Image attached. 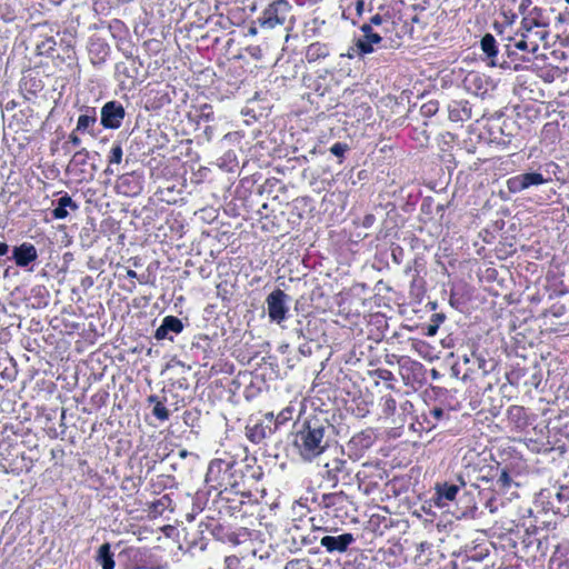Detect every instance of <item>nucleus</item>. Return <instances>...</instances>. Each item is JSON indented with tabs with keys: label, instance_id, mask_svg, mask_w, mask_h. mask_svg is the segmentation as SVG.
<instances>
[{
	"label": "nucleus",
	"instance_id": "6e6552de",
	"mask_svg": "<svg viewBox=\"0 0 569 569\" xmlns=\"http://www.w3.org/2000/svg\"><path fill=\"white\" fill-rule=\"evenodd\" d=\"M14 259L18 266L24 267L37 259V250L31 244H22L14 248Z\"/></svg>",
	"mask_w": 569,
	"mask_h": 569
},
{
	"label": "nucleus",
	"instance_id": "4468645a",
	"mask_svg": "<svg viewBox=\"0 0 569 569\" xmlns=\"http://www.w3.org/2000/svg\"><path fill=\"white\" fill-rule=\"evenodd\" d=\"M92 122H94V118L89 117V116H80L78 119L77 129L78 130L87 129L90 126V123H92Z\"/></svg>",
	"mask_w": 569,
	"mask_h": 569
},
{
	"label": "nucleus",
	"instance_id": "b1692460",
	"mask_svg": "<svg viewBox=\"0 0 569 569\" xmlns=\"http://www.w3.org/2000/svg\"><path fill=\"white\" fill-rule=\"evenodd\" d=\"M382 22V18L379 14H376L371 18V23L379 26Z\"/></svg>",
	"mask_w": 569,
	"mask_h": 569
},
{
	"label": "nucleus",
	"instance_id": "393cba45",
	"mask_svg": "<svg viewBox=\"0 0 569 569\" xmlns=\"http://www.w3.org/2000/svg\"><path fill=\"white\" fill-rule=\"evenodd\" d=\"M431 412L437 419H440L442 417V409L440 408H435Z\"/></svg>",
	"mask_w": 569,
	"mask_h": 569
},
{
	"label": "nucleus",
	"instance_id": "9b49d317",
	"mask_svg": "<svg viewBox=\"0 0 569 569\" xmlns=\"http://www.w3.org/2000/svg\"><path fill=\"white\" fill-rule=\"evenodd\" d=\"M481 49L490 58H493L497 54L496 40L492 34L487 33L482 37Z\"/></svg>",
	"mask_w": 569,
	"mask_h": 569
},
{
	"label": "nucleus",
	"instance_id": "aec40b11",
	"mask_svg": "<svg viewBox=\"0 0 569 569\" xmlns=\"http://www.w3.org/2000/svg\"><path fill=\"white\" fill-rule=\"evenodd\" d=\"M515 46L517 49L522 50V51L530 49V44L523 38H521L519 41H517Z\"/></svg>",
	"mask_w": 569,
	"mask_h": 569
},
{
	"label": "nucleus",
	"instance_id": "7c9ffc66",
	"mask_svg": "<svg viewBox=\"0 0 569 569\" xmlns=\"http://www.w3.org/2000/svg\"><path fill=\"white\" fill-rule=\"evenodd\" d=\"M249 32H250L251 34H256V33H257V30H256V28H250Z\"/></svg>",
	"mask_w": 569,
	"mask_h": 569
},
{
	"label": "nucleus",
	"instance_id": "0eeeda50",
	"mask_svg": "<svg viewBox=\"0 0 569 569\" xmlns=\"http://www.w3.org/2000/svg\"><path fill=\"white\" fill-rule=\"evenodd\" d=\"M353 541V537L351 533H343L338 537L326 536L320 540L322 547H325L328 551H340L343 552L347 550L348 546Z\"/></svg>",
	"mask_w": 569,
	"mask_h": 569
},
{
	"label": "nucleus",
	"instance_id": "412c9836",
	"mask_svg": "<svg viewBox=\"0 0 569 569\" xmlns=\"http://www.w3.org/2000/svg\"><path fill=\"white\" fill-rule=\"evenodd\" d=\"M167 333H168V331L166 330V328L163 327V325H161V326L157 329L154 337H156L158 340H161V339H164V338L167 337Z\"/></svg>",
	"mask_w": 569,
	"mask_h": 569
},
{
	"label": "nucleus",
	"instance_id": "9d476101",
	"mask_svg": "<svg viewBox=\"0 0 569 569\" xmlns=\"http://www.w3.org/2000/svg\"><path fill=\"white\" fill-rule=\"evenodd\" d=\"M98 558H99L103 569H113L114 561H113L112 556L110 553V545L109 543H103L99 548Z\"/></svg>",
	"mask_w": 569,
	"mask_h": 569
},
{
	"label": "nucleus",
	"instance_id": "5701e85b",
	"mask_svg": "<svg viewBox=\"0 0 569 569\" xmlns=\"http://www.w3.org/2000/svg\"><path fill=\"white\" fill-rule=\"evenodd\" d=\"M363 1L362 0H358L357 3H356V11L358 13V16H361L362 12H363Z\"/></svg>",
	"mask_w": 569,
	"mask_h": 569
},
{
	"label": "nucleus",
	"instance_id": "c756f323",
	"mask_svg": "<svg viewBox=\"0 0 569 569\" xmlns=\"http://www.w3.org/2000/svg\"><path fill=\"white\" fill-rule=\"evenodd\" d=\"M127 274L131 278H134L137 276V273L133 270H128Z\"/></svg>",
	"mask_w": 569,
	"mask_h": 569
},
{
	"label": "nucleus",
	"instance_id": "39448f33",
	"mask_svg": "<svg viewBox=\"0 0 569 569\" xmlns=\"http://www.w3.org/2000/svg\"><path fill=\"white\" fill-rule=\"evenodd\" d=\"M286 295L281 290H276L271 292L267 299L268 303V315L272 320L280 322L284 319L286 316V306H284Z\"/></svg>",
	"mask_w": 569,
	"mask_h": 569
},
{
	"label": "nucleus",
	"instance_id": "f03ea898",
	"mask_svg": "<svg viewBox=\"0 0 569 569\" xmlns=\"http://www.w3.org/2000/svg\"><path fill=\"white\" fill-rule=\"evenodd\" d=\"M290 13L289 4L279 0L272 3L263 13V18L261 20V26L263 28L273 29L277 26H281L286 22L288 16Z\"/></svg>",
	"mask_w": 569,
	"mask_h": 569
},
{
	"label": "nucleus",
	"instance_id": "423d86ee",
	"mask_svg": "<svg viewBox=\"0 0 569 569\" xmlns=\"http://www.w3.org/2000/svg\"><path fill=\"white\" fill-rule=\"evenodd\" d=\"M123 117V108L114 102H108L101 110V122L108 128H118Z\"/></svg>",
	"mask_w": 569,
	"mask_h": 569
},
{
	"label": "nucleus",
	"instance_id": "1a4fd4ad",
	"mask_svg": "<svg viewBox=\"0 0 569 569\" xmlns=\"http://www.w3.org/2000/svg\"><path fill=\"white\" fill-rule=\"evenodd\" d=\"M519 189L523 190L529 188L530 186H538L545 182V179L540 173L532 172V173H525L519 178Z\"/></svg>",
	"mask_w": 569,
	"mask_h": 569
},
{
	"label": "nucleus",
	"instance_id": "6ab92c4d",
	"mask_svg": "<svg viewBox=\"0 0 569 569\" xmlns=\"http://www.w3.org/2000/svg\"><path fill=\"white\" fill-rule=\"evenodd\" d=\"M346 151V147L340 144V143H336L331 147V152L338 157H341Z\"/></svg>",
	"mask_w": 569,
	"mask_h": 569
},
{
	"label": "nucleus",
	"instance_id": "20e7f679",
	"mask_svg": "<svg viewBox=\"0 0 569 569\" xmlns=\"http://www.w3.org/2000/svg\"><path fill=\"white\" fill-rule=\"evenodd\" d=\"M546 37L547 32L539 29L537 21H523L521 38L528 41L532 53L539 50V42L543 41Z\"/></svg>",
	"mask_w": 569,
	"mask_h": 569
},
{
	"label": "nucleus",
	"instance_id": "bb28decb",
	"mask_svg": "<svg viewBox=\"0 0 569 569\" xmlns=\"http://www.w3.org/2000/svg\"><path fill=\"white\" fill-rule=\"evenodd\" d=\"M437 331V326H429L428 328V333L429 335H435Z\"/></svg>",
	"mask_w": 569,
	"mask_h": 569
},
{
	"label": "nucleus",
	"instance_id": "4be33fe9",
	"mask_svg": "<svg viewBox=\"0 0 569 569\" xmlns=\"http://www.w3.org/2000/svg\"><path fill=\"white\" fill-rule=\"evenodd\" d=\"M59 206H62L63 208H66L67 206H72V207H76L71 200V198L69 197H62L60 198L59 200Z\"/></svg>",
	"mask_w": 569,
	"mask_h": 569
},
{
	"label": "nucleus",
	"instance_id": "cd10ccee",
	"mask_svg": "<svg viewBox=\"0 0 569 569\" xmlns=\"http://www.w3.org/2000/svg\"><path fill=\"white\" fill-rule=\"evenodd\" d=\"M517 180H511L509 181V189L515 191L516 189L513 188V184H516Z\"/></svg>",
	"mask_w": 569,
	"mask_h": 569
},
{
	"label": "nucleus",
	"instance_id": "dca6fc26",
	"mask_svg": "<svg viewBox=\"0 0 569 569\" xmlns=\"http://www.w3.org/2000/svg\"><path fill=\"white\" fill-rule=\"evenodd\" d=\"M121 159H122V149L120 146H116L112 149V156H111L110 162L120 163Z\"/></svg>",
	"mask_w": 569,
	"mask_h": 569
},
{
	"label": "nucleus",
	"instance_id": "f257e3e1",
	"mask_svg": "<svg viewBox=\"0 0 569 569\" xmlns=\"http://www.w3.org/2000/svg\"><path fill=\"white\" fill-rule=\"evenodd\" d=\"M295 443L305 459L319 456L328 445L323 427L310 425L297 432Z\"/></svg>",
	"mask_w": 569,
	"mask_h": 569
},
{
	"label": "nucleus",
	"instance_id": "f8f14e48",
	"mask_svg": "<svg viewBox=\"0 0 569 569\" xmlns=\"http://www.w3.org/2000/svg\"><path fill=\"white\" fill-rule=\"evenodd\" d=\"M437 492L440 497H445L447 500L452 501L458 492V487L455 485H439L437 486Z\"/></svg>",
	"mask_w": 569,
	"mask_h": 569
},
{
	"label": "nucleus",
	"instance_id": "c85d7f7f",
	"mask_svg": "<svg viewBox=\"0 0 569 569\" xmlns=\"http://www.w3.org/2000/svg\"><path fill=\"white\" fill-rule=\"evenodd\" d=\"M71 141L74 143V144H78L79 143V139L77 136H71L70 137Z\"/></svg>",
	"mask_w": 569,
	"mask_h": 569
},
{
	"label": "nucleus",
	"instance_id": "2eb2a0df",
	"mask_svg": "<svg viewBox=\"0 0 569 569\" xmlns=\"http://www.w3.org/2000/svg\"><path fill=\"white\" fill-rule=\"evenodd\" d=\"M153 413H154L159 419H161V420H164V419H167V418H168V410H167V408H166L162 403H160V402H158V403L154 406V408H153Z\"/></svg>",
	"mask_w": 569,
	"mask_h": 569
},
{
	"label": "nucleus",
	"instance_id": "ddd939ff",
	"mask_svg": "<svg viewBox=\"0 0 569 569\" xmlns=\"http://www.w3.org/2000/svg\"><path fill=\"white\" fill-rule=\"evenodd\" d=\"M162 325L167 331H172L176 333H179L183 328L182 322L178 318L171 316L166 317Z\"/></svg>",
	"mask_w": 569,
	"mask_h": 569
},
{
	"label": "nucleus",
	"instance_id": "7ed1b4c3",
	"mask_svg": "<svg viewBox=\"0 0 569 569\" xmlns=\"http://www.w3.org/2000/svg\"><path fill=\"white\" fill-rule=\"evenodd\" d=\"M362 37L358 38L355 42L352 51L358 56L371 53L373 51V44L381 41V37L378 33L372 32L369 24L361 27Z\"/></svg>",
	"mask_w": 569,
	"mask_h": 569
},
{
	"label": "nucleus",
	"instance_id": "a211bd4d",
	"mask_svg": "<svg viewBox=\"0 0 569 569\" xmlns=\"http://www.w3.org/2000/svg\"><path fill=\"white\" fill-rule=\"evenodd\" d=\"M53 216L54 218L57 219H63L68 216V211L66 208H63L62 206H58L54 210H53Z\"/></svg>",
	"mask_w": 569,
	"mask_h": 569
},
{
	"label": "nucleus",
	"instance_id": "2f4dec72",
	"mask_svg": "<svg viewBox=\"0 0 569 569\" xmlns=\"http://www.w3.org/2000/svg\"><path fill=\"white\" fill-rule=\"evenodd\" d=\"M180 456H181V457H184V456H186V451H182V452L180 453Z\"/></svg>",
	"mask_w": 569,
	"mask_h": 569
},
{
	"label": "nucleus",
	"instance_id": "473e14b6",
	"mask_svg": "<svg viewBox=\"0 0 569 569\" xmlns=\"http://www.w3.org/2000/svg\"><path fill=\"white\" fill-rule=\"evenodd\" d=\"M566 2L569 4V0H566Z\"/></svg>",
	"mask_w": 569,
	"mask_h": 569
},
{
	"label": "nucleus",
	"instance_id": "a878e982",
	"mask_svg": "<svg viewBox=\"0 0 569 569\" xmlns=\"http://www.w3.org/2000/svg\"><path fill=\"white\" fill-rule=\"evenodd\" d=\"M8 251V246L3 242L0 243V256L6 254Z\"/></svg>",
	"mask_w": 569,
	"mask_h": 569
},
{
	"label": "nucleus",
	"instance_id": "f3484780",
	"mask_svg": "<svg viewBox=\"0 0 569 569\" xmlns=\"http://www.w3.org/2000/svg\"><path fill=\"white\" fill-rule=\"evenodd\" d=\"M499 482L501 483L502 487H509L510 483H511V478L509 476V472L503 469L500 473V478H499Z\"/></svg>",
	"mask_w": 569,
	"mask_h": 569
}]
</instances>
